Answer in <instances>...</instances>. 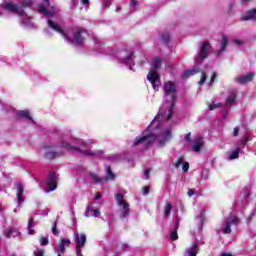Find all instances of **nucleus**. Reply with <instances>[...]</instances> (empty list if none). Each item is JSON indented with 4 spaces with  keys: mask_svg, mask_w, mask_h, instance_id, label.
<instances>
[{
    "mask_svg": "<svg viewBox=\"0 0 256 256\" xmlns=\"http://www.w3.org/2000/svg\"><path fill=\"white\" fill-rule=\"evenodd\" d=\"M164 93L171 99V104L168 108V115L166 118L167 121H171L173 113L175 112V103L177 101V86L175 85V82L167 81L164 84Z\"/></svg>",
    "mask_w": 256,
    "mask_h": 256,
    "instance_id": "f257e3e1",
    "label": "nucleus"
},
{
    "mask_svg": "<svg viewBox=\"0 0 256 256\" xmlns=\"http://www.w3.org/2000/svg\"><path fill=\"white\" fill-rule=\"evenodd\" d=\"M62 147L67 151H76L77 153H81V155H86L87 157H102V155H104V152L102 150H98L95 152L91 150H83L77 146L69 144V142H62Z\"/></svg>",
    "mask_w": 256,
    "mask_h": 256,
    "instance_id": "f03ea898",
    "label": "nucleus"
},
{
    "mask_svg": "<svg viewBox=\"0 0 256 256\" xmlns=\"http://www.w3.org/2000/svg\"><path fill=\"white\" fill-rule=\"evenodd\" d=\"M155 141H157V135L151 132L147 134V132L144 131L141 137H137L134 139L133 146L135 147L139 145V143H145V147L147 149L148 147H151V145H153Z\"/></svg>",
    "mask_w": 256,
    "mask_h": 256,
    "instance_id": "7ed1b4c3",
    "label": "nucleus"
},
{
    "mask_svg": "<svg viewBox=\"0 0 256 256\" xmlns=\"http://www.w3.org/2000/svg\"><path fill=\"white\" fill-rule=\"evenodd\" d=\"M83 35H87V30L82 27H76L75 31L73 32L72 40H68L71 42L78 43V45H82L85 42V37Z\"/></svg>",
    "mask_w": 256,
    "mask_h": 256,
    "instance_id": "20e7f679",
    "label": "nucleus"
},
{
    "mask_svg": "<svg viewBox=\"0 0 256 256\" xmlns=\"http://www.w3.org/2000/svg\"><path fill=\"white\" fill-rule=\"evenodd\" d=\"M47 193H51V191H55L57 189V174L55 172L48 173V180H47Z\"/></svg>",
    "mask_w": 256,
    "mask_h": 256,
    "instance_id": "39448f33",
    "label": "nucleus"
},
{
    "mask_svg": "<svg viewBox=\"0 0 256 256\" xmlns=\"http://www.w3.org/2000/svg\"><path fill=\"white\" fill-rule=\"evenodd\" d=\"M48 26L50 27V29H53V31H56V33H59L60 35H62V37H64L66 41H73V39L69 37L67 32H65V30L61 26L57 25L52 20H48Z\"/></svg>",
    "mask_w": 256,
    "mask_h": 256,
    "instance_id": "423d86ee",
    "label": "nucleus"
},
{
    "mask_svg": "<svg viewBox=\"0 0 256 256\" xmlns=\"http://www.w3.org/2000/svg\"><path fill=\"white\" fill-rule=\"evenodd\" d=\"M3 8L6 9V11H10V13H16L17 15L25 14V10L19 8V6H17V4H13L11 2L5 3L3 5Z\"/></svg>",
    "mask_w": 256,
    "mask_h": 256,
    "instance_id": "0eeeda50",
    "label": "nucleus"
},
{
    "mask_svg": "<svg viewBox=\"0 0 256 256\" xmlns=\"http://www.w3.org/2000/svg\"><path fill=\"white\" fill-rule=\"evenodd\" d=\"M49 5H51L49 0H44L43 4L38 5L39 13H43L46 17H53L54 15L53 12H50L49 10H47V7H49Z\"/></svg>",
    "mask_w": 256,
    "mask_h": 256,
    "instance_id": "6e6552de",
    "label": "nucleus"
},
{
    "mask_svg": "<svg viewBox=\"0 0 256 256\" xmlns=\"http://www.w3.org/2000/svg\"><path fill=\"white\" fill-rule=\"evenodd\" d=\"M255 77V74L250 72L246 74L245 76H240L236 78L237 83L239 85H247V83H251L253 81V78Z\"/></svg>",
    "mask_w": 256,
    "mask_h": 256,
    "instance_id": "1a4fd4ad",
    "label": "nucleus"
},
{
    "mask_svg": "<svg viewBox=\"0 0 256 256\" xmlns=\"http://www.w3.org/2000/svg\"><path fill=\"white\" fill-rule=\"evenodd\" d=\"M210 49H211V44H209V42H203L200 48V53H199L200 59H207V57H209Z\"/></svg>",
    "mask_w": 256,
    "mask_h": 256,
    "instance_id": "9d476101",
    "label": "nucleus"
},
{
    "mask_svg": "<svg viewBox=\"0 0 256 256\" xmlns=\"http://www.w3.org/2000/svg\"><path fill=\"white\" fill-rule=\"evenodd\" d=\"M171 129H166L163 134V138L159 140L158 145L159 147H165L169 141H171Z\"/></svg>",
    "mask_w": 256,
    "mask_h": 256,
    "instance_id": "9b49d317",
    "label": "nucleus"
},
{
    "mask_svg": "<svg viewBox=\"0 0 256 256\" xmlns=\"http://www.w3.org/2000/svg\"><path fill=\"white\" fill-rule=\"evenodd\" d=\"M76 248L82 249L87 243V236L85 234H76Z\"/></svg>",
    "mask_w": 256,
    "mask_h": 256,
    "instance_id": "f8f14e48",
    "label": "nucleus"
},
{
    "mask_svg": "<svg viewBox=\"0 0 256 256\" xmlns=\"http://www.w3.org/2000/svg\"><path fill=\"white\" fill-rule=\"evenodd\" d=\"M256 19V8L246 11V14L241 17V21H251Z\"/></svg>",
    "mask_w": 256,
    "mask_h": 256,
    "instance_id": "ddd939ff",
    "label": "nucleus"
},
{
    "mask_svg": "<svg viewBox=\"0 0 256 256\" xmlns=\"http://www.w3.org/2000/svg\"><path fill=\"white\" fill-rule=\"evenodd\" d=\"M46 152L44 156L46 159H55V157L61 155V152L53 151V148L51 146H45Z\"/></svg>",
    "mask_w": 256,
    "mask_h": 256,
    "instance_id": "4468645a",
    "label": "nucleus"
},
{
    "mask_svg": "<svg viewBox=\"0 0 256 256\" xmlns=\"http://www.w3.org/2000/svg\"><path fill=\"white\" fill-rule=\"evenodd\" d=\"M16 190H17L16 199H17V202L20 205V203H23V201H25V199H23V193H24L23 183H17L16 184Z\"/></svg>",
    "mask_w": 256,
    "mask_h": 256,
    "instance_id": "2eb2a0df",
    "label": "nucleus"
},
{
    "mask_svg": "<svg viewBox=\"0 0 256 256\" xmlns=\"http://www.w3.org/2000/svg\"><path fill=\"white\" fill-rule=\"evenodd\" d=\"M199 253V244L194 242L190 248L186 250L185 256H197Z\"/></svg>",
    "mask_w": 256,
    "mask_h": 256,
    "instance_id": "dca6fc26",
    "label": "nucleus"
},
{
    "mask_svg": "<svg viewBox=\"0 0 256 256\" xmlns=\"http://www.w3.org/2000/svg\"><path fill=\"white\" fill-rule=\"evenodd\" d=\"M115 199L119 207H122V209H128L129 204L125 202V196H123V194L121 193L116 194Z\"/></svg>",
    "mask_w": 256,
    "mask_h": 256,
    "instance_id": "f3484780",
    "label": "nucleus"
},
{
    "mask_svg": "<svg viewBox=\"0 0 256 256\" xmlns=\"http://www.w3.org/2000/svg\"><path fill=\"white\" fill-rule=\"evenodd\" d=\"M203 145H204L203 138L198 137V138H196V141H194L192 149L195 153H199V151H201V147H203Z\"/></svg>",
    "mask_w": 256,
    "mask_h": 256,
    "instance_id": "a211bd4d",
    "label": "nucleus"
},
{
    "mask_svg": "<svg viewBox=\"0 0 256 256\" xmlns=\"http://www.w3.org/2000/svg\"><path fill=\"white\" fill-rule=\"evenodd\" d=\"M177 231H179V218H176L174 230L170 234V239H172V241H177V239H179V234H177Z\"/></svg>",
    "mask_w": 256,
    "mask_h": 256,
    "instance_id": "6ab92c4d",
    "label": "nucleus"
},
{
    "mask_svg": "<svg viewBox=\"0 0 256 256\" xmlns=\"http://www.w3.org/2000/svg\"><path fill=\"white\" fill-rule=\"evenodd\" d=\"M147 79L150 81V83H157L159 80V73L156 71H150L147 75Z\"/></svg>",
    "mask_w": 256,
    "mask_h": 256,
    "instance_id": "aec40b11",
    "label": "nucleus"
},
{
    "mask_svg": "<svg viewBox=\"0 0 256 256\" xmlns=\"http://www.w3.org/2000/svg\"><path fill=\"white\" fill-rule=\"evenodd\" d=\"M90 213H92V217H99V215H101L99 209H91V207H88L85 211V217H91Z\"/></svg>",
    "mask_w": 256,
    "mask_h": 256,
    "instance_id": "412c9836",
    "label": "nucleus"
},
{
    "mask_svg": "<svg viewBox=\"0 0 256 256\" xmlns=\"http://www.w3.org/2000/svg\"><path fill=\"white\" fill-rule=\"evenodd\" d=\"M18 117H20L21 119H29L30 121H33L31 114L27 110L18 111Z\"/></svg>",
    "mask_w": 256,
    "mask_h": 256,
    "instance_id": "4be33fe9",
    "label": "nucleus"
},
{
    "mask_svg": "<svg viewBox=\"0 0 256 256\" xmlns=\"http://www.w3.org/2000/svg\"><path fill=\"white\" fill-rule=\"evenodd\" d=\"M115 179V173H113V170L111 169V166L106 167V178L105 181H113Z\"/></svg>",
    "mask_w": 256,
    "mask_h": 256,
    "instance_id": "5701e85b",
    "label": "nucleus"
},
{
    "mask_svg": "<svg viewBox=\"0 0 256 256\" xmlns=\"http://www.w3.org/2000/svg\"><path fill=\"white\" fill-rule=\"evenodd\" d=\"M33 227H35V221L30 218L27 224V229H28V233L29 235H34L35 234V230L33 229Z\"/></svg>",
    "mask_w": 256,
    "mask_h": 256,
    "instance_id": "b1692460",
    "label": "nucleus"
},
{
    "mask_svg": "<svg viewBox=\"0 0 256 256\" xmlns=\"http://www.w3.org/2000/svg\"><path fill=\"white\" fill-rule=\"evenodd\" d=\"M171 211H173V205L167 202L164 209V217L168 218L171 215Z\"/></svg>",
    "mask_w": 256,
    "mask_h": 256,
    "instance_id": "393cba45",
    "label": "nucleus"
},
{
    "mask_svg": "<svg viewBox=\"0 0 256 256\" xmlns=\"http://www.w3.org/2000/svg\"><path fill=\"white\" fill-rule=\"evenodd\" d=\"M90 177L94 183H98L99 185H101V183H105V179L100 178L96 173H92Z\"/></svg>",
    "mask_w": 256,
    "mask_h": 256,
    "instance_id": "a878e982",
    "label": "nucleus"
},
{
    "mask_svg": "<svg viewBox=\"0 0 256 256\" xmlns=\"http://www.w3.org/2000/svg\"><path fill=\"white\" fill-rule=\"evenodd\" d=\"M197 73H199V70H197V69L186 70V71L183 73V76H182V77L185 79V78L190 77L191 75H195V74H197Z\"/></svg>",
    "mask_w": 256,
    "mask_h": 256,
    "instance_id": "bb28decb",
    "label": "nucleus"
},
{
    "mask_svg": "<svg viewBox=\"0 0 256 256\" xmlns=\"http://www.w3.org/2000/svg\"><path fill=\"white\" fill-rule=\"evenodd\" d=\"M20 5L23 9H31V7H33V0L23 1L20 3Z\"/></svg>",
    "mask_w": 256,
    "mask_h": 256,
    "instance_id": "cd10ccee",
    "label": "nucleus"
},
{
    "mask_svg": "<svg viewBox=\"0 0 256 256\" xmlns=\"http://www.w3.org/2000/svg\"><path fill=\"white\" fill-rule=\"evenodd\" d=\"M228 43H229V40L227 39V37L225 35H222V42L220 44L221 51H225V49H227Z\"/></svg>",
    "mask_w": 256,
    "mask_h": 256,
    "instance_id": "c85d7f7f",
    "label": "nucleus"
},
{
    "mask_svg": "<svg viewBox=\"0 0 256 256\" xmlns=\"http://www.w3.org/2000/svg\"><path fill=\"white\" fill-rule=\"evenodd\" d=\"M161 41L164 45H168L169 41H171V35L169 33L162 34Z\"/></svg>",
    "mask_w": 256,
    "mask_h": 256,
    "instance_id": "c756f323",
    "label": "nucleus"
},
{
    "mask_svg": "<svg viewBox=\"0 0 256 256\" xmlns=\"http://www.w3.org/2000/svg\"><path fill=\"white\" fill-rule=\"evenodd\" d=\"M236 100H237V94H235V92L232 91L230 93V96L227 98L226 102L233 104V103H235Z\"/></svg>",
    "mask_w": 256,
    "mask_h": 256,
    "instance_id": "7c9ffc66",
    "label": "nucleus"
},
{
    "mask_svg": "<svg viewBox=\"0 0 256 256\" xmlns=\"http://www.w3.org/2000/svg\"><path fill=\"white\" fill-rule=\"evenodd\" d=\"M228 223H230V225H239V223H241V220L236 216H231Z\"/></svg>",
    "mask_w": 256,
    "mask_h": 256,
    "instance_id": "2f4dec72",
    "label": "nucleus"
},
{
    "mask_svg": "<svg viewBox=\"0 0 256 256\" xmlns=\"http://www.w3.org/2000/svg\"><path fill=\"white\" fill-rule=\"evenodd\" d=\"M185 161V158L183 156H179L178 159L174 162L173 167L178 169V167Z\"/></svg>",
    "mask_w": 256,
    "mask_h": 256,
    "instance_id": "473e14b6",
    "label": "nucleus"
},
{
    "mask_svg": "<svg viewBox=\"0 0 256 256\" xmlns=\"http://www.w3.org/2000/svg\"><path fill=\"white\" fill-rule=\"evenodd\" d=\"M159 67H161V59L156 58L152 63V69H159Z\"/></svg>",
    "mask_w": 256,
    "mask_h": 256,
    "instance_id": "72a5a7b5",
    "label": "nucleus"
},
{
    "mask_svg": "<svg viewBox=\"0 0 256 256\" xmlns=\"http://www.w3.org/2000/svg\"><path fill=\"white\" fill-rule=\"evenodd\" d=\"M207 81V73L204 71L201 72V79L198 82V85H205V82Z\"/></svg>",
    "mask_w": 256,
    "mask_h": 256,
    "instance_id": "f704fd0d",
    "label": "nucleus"
},
{
    "mask_svg": "<svg viewBox=\"0 0 256 256\" xmlns=\"http://www.w3.org/2000/svg\"><path fill=\"white\" fill-rule=\"evenodd\" d=\"M239 148H236L230 155L229 159H239Z\"/></svg>",
    "mask_w": 256,
    "mask_h": 256,
    "instance_id": "c9c22d12",
    "label": "nucleus"
},
{
    "mask_svg": "<svg viewBox=\"0 0 256 256\" xmlns=\"http://www.w3.org/2000/svg\"><path fill=\"white\" fill-rule=\"evenodd\" d=\"M225 235H229L231 233V222H226V226L223 230Z\"/></svg>",
    "mask_w": 256,
    "mask_h": 256,
    "instance_id": "e433bc0d",
    "label": "nucleus"
},
{
    "mask_svg": "<svg viewBox=\"0 0 256 256\" xmlns=\"http://www.w3.org/2000/svg\"><path fill=\"white\" fill-rule=\"evenodd\" d=\"M52 233L55 237H59V230L57 229V222H53Z\"/></svg>",
    "mask_w": 256,
    "mask_h": 256,
    "instance_id": "4c0bfd02",
    "label": "nucleus"
},
{
    "mask_svg": "<svg viewBox=\"0 0 256 256\" xmlns=\"http://www.w3.org/2000/svg\"><path fill=\"white\" fill-rule=\"evenodd\" d=\"M221 105V103L219 104H215V102H212L210 105H209V110L210 111H215V109H219V106Z\"/></svg>",
    "mask_w": 256,
    "mask_h": 256,
    "instance_id": "58836bf2",
    "label": "nucleus"
},
{
    "mask_svg": "<svg viewBox=\"0 0 256 256\" xmlns=\"http://www.w3.org/2000/svg\"><path fill=\"white\" fill-rule=\"evenodd\" d=\"M12 235H13V230H11V228H6L5 237H7V239H11Z\"/></svg>",
    "mask_w": 256,
    "mask_h": 256,
    "instance_id": "ea45409f",
    "label": "nucleus"
},
{
    "mask_svg": "<svg viewBox=\"0 0 256 256\" xmlns=\"http://www.w3.org/2000/svg\"><path fill=\"white\" fill-rule=\"evenodd\" d=\"M128 215H129V206H128V209H124V211L121 212L120 217L122 219H125V217H128Z\"/></svg>",
    "mask_w": 256,
    "mask_h": 256,
    "instance_id": "a19ab883",
    "label": "nucleus"
},
{
    "mask_svg": "<svg viewBox=\"0 0 256 256\" xmlns=\"http://www.w3.org/2000/svg\"><path fill=\"white\" fill-rule=\"evenodd\" d=\"M40 244L41 245H49V239H47V237H42L40 239Z\"/></svg>",
    "mask_w": 256,
    "mask_h": 256,
    "instance_id": "79ce46f5",
    "label": "nucleus"
},
{
    "mask_svg": "<svg viewBox=\"0 0 256 256\" xmlns=\"http://www.w3.org/2000/svg\"><path fill=\"white\" fill-rule=\"evenodd\" d=\"M182 171L184 173H187V171H189V162H186V163L183 164Z\"/></svg>",
    "mask_w": 256,
    "mask_h": 256,
    "instance_id": "37998d69",
    "label": "nucleus"
},
{
    "mask_svg": "<svg viewBox=\"0 0 256 256\" xmlns=\"http://www.w3.org/2000/svg\"><path fill=\"white\" fill-rule=\"evenodd\" d=\"M215 79H217V72H214L210 78L211 85H213V83H215Z\"/></svg>",
    "mask_w": 256,
    "mask_h": 256,
    "instance_id": "c03bdc74",
    "label": "nucleus"
},
{
    "mask_svg": "<svg viewBox=\"0 0 256 256\" xmlns=\"http://www.w3.org/2000/svg\"><path fill=\"white\" fill-rule=\"evenodd\" d=\"M249 141V136H245L241 141H240V146L243 147L245 143Z\"/></svg>",
    "mask_w": 256,
    "mask_h": 256,
    "instance_id": "a18cd8bd",
    "label": "nucleus"
},
{
    "mask_svg": "<svg viewBox=\"0 0 256 256\" xmlns=\"http://www.w3.org/2000/svg\"><path fill=\"white\" fill-rule=\"evenodd\" d=\"M233 137H239V128L238 126L233 129Z\"/></svg>",
    "mask_w": 256,
    "mask_h": 256,
    "instance_id": "49530a36",
    "label": "nucleus"
},
{
    "mask_svg": "<svg viewBox=\"0 0 256 256\" xmlns=\"http://www.w3.org/2000/svg\"><path fill=\"white\" fill-rule=\"evenodd\" d=\"M35 256H45V250L39 249V250L36 252Z\"/></svg>",
    "mask_w": 256,
    "mask_h": 256,
    "instance_id": "de8ad7c7",
    "label": "nucleus"
},
{
    "mask_svg": "<svg viewBox=\"0 0 256 256\" xmlns=\"http://www.w3.org/2000/svg\"><path fill=\"white\" fill-rule=\"evenodd\" d=\"M184 139H185V141L191 142V132L187 133V134L184 136Z\"/></svg>",
    "mask_w": 256,
    "mask_h": 256,
    "instance_id": "09e8293b",
    "label": "nucleus"
},
{
    "mask_svg": "<svg viewBox=\"0 0 256 256\" xmlns=\"http://www.w3.org/2000/svg\"><path fill=\"white\" fill-rule=\"evenodd\" d=\"M149 193V187L145 186L142 188V195H147Z\"/></svg>",
    "mask_w": 256,
    "mask_h": 256,
    "instance_id": "8fccbe9b",
    "label": "nucleus"
},
{
    "mask_svg": "<svg viewBox=\"0 0 256 256\" xmlns=\"http://www.w3.org/2000/svg\"><path fill=\"white\" fill-rule=\"evenodd\" d=\"M187 194H188V197H193V195H195V190L189 189Z\"/></svg>",
    "mask_w": 256,
    "mask_h": 256,
    "instance_id": "3c124183",
    "label": "nucleus"
},
{
    "mask_svg": "<svg viewBox=\"0 0 256 256\" xmlns=\"http://www.w3.org/2000/svg\"><path fill=\"white\" fill-rule=\"evenodd\" d=\"M150 173H151V170H149V169L144 171V175H145L146 179H149Z\"/></svg>",
    "mask_w": 256,
    "mask_h": 256,
    "instance_id": "603ef678",
    "label": "nucleus"
},
{
    "mask_svg": "<svg viewBox=\"0 0 256 256\" xmlns=\"http://www.w3.org/2000/svg\"><path fill=\"white\" fill-rule=\"evenodd\" d=\"M138 4H139L138 0H131L132 7H136V5H138Z\"/></svg>",
    "mask_w": 256,
    "mask_h": 256,
    "instance_id": "864d4df0",
    "label": "nucleus"
},
{
    "mask_svg": "<svg viewBox=\"0 0 256 256\" xmlns=\"http://www.w3.org/2000/svg\"><path fill=\"white\" fill-rule=\"evenodd\" d=\"M101 197H102L101 192H97V194H96V196H95V200H96V201H99V199H101Z\"/></svg>",
    "mask_w": 256,
    "mask_h": 256,
    "instance_id": "5fc2aeb1",
    "label": "nucleus"
},
{
    "mask_svg": "<svg viewBox=\"0 0 256 256\" xmlns=\"http://www.w3.org/2000/svg\"><path fill=\"white\" fill-rule=\"evenodd\" d=\"M76 255L83 256V253H81V248H76Z\"/></svg>",
    "mask_w": 256,
    "mask_h": 256,
    "instance_id": "6e6d98bb",
    "label": "nucleus"
},
{
    "mask_svg": "<svg viewBox=\"0 0 256 256\" xmlns=\"http://www.w3.org/2000/svg\"><path fill=\"white\" fill-rule=\"evenodd\" d=\"M80 147H82V149H85V147H87V142L82 141V142L80 143Z\"/></svg>",
    "mask_w": 256,
    "mask_h": 256,
    "instance_id": "4d7b16f0",
    "label": "nucleus"
},
{
    "mask_svg": "<svg viewBox=\"0 0 256 256\" xmlns=\"http://www.w3.org/2000/svg\"><path fill=\"white\" fill-rule=\"evenodd\" d=\"M151 83V85H152V87H153V89H157V82H150Z\"/></svg>",
    "mask_w": 256,
    "mask_h": 256,
    "instance_id": "13d9d810",
    "label": "nucleus"
},
{
    "mask_svg": "<svg viewBox=\"0 0 256 256\" xmlns=\"http://www.w3.org/2000/svg\"><path fill=\"white\" fill-rule=\"evenodd\" d=\"M82 5H89V0H82Z\"/></svg>",
    "mask_w": 256,
    "mask_h": 256,
    "instance_id": "bf43d9fd",
    "label": "nucleus"
},
{
    "mask_svg": "<svg viewBox=\"0 0 256 256\" xmlns=\"http://www.w3.org/2000/svg\"><path fill=\"white\" fill-rule=\"evenodd\" d=\"M131 54L126 57V61H131Z\"/></svg>",
    "mask_w": 256,
    "mask_h": 256,
    "instance_id": "052dcab7",
    "label": "nucleus"
},
{
    "mask_svg": "<svg viewBox=\"0 0 256 256\" xmlns=\"http://www.w3.org/2000/svg\"><path fill=\"white\" fill-rule=\"evenodd\" d=\"M251 0H241L242 3H249Z\"/></svg>",
    "mask_w": 256,
    "mask_h": 256,
    "instance_id": "680f3d73",
    "label": "nucleus"
},
{
    "mask_svg": "<svg viewBox=\"0 0 256 256\" xmlns=\"http://www.w3.org/2000/svg\"><path fill=\"white\" fill-rule=\"evenodd\" d=\"M235 43H237L239 45V44H241V41L235 40Z\"/></svg>",
    "mask_w": 256,
    "mask_h": 256,
    "instance_id": "e2e57ef3",
    "label": "nucleus"
},
{
    "mask_svg": "<svg viewBox=\"0 0 256 256\" xmlns=\"http://www.w3.org/2000/svg\"><path fill=\"white\" fill-rule=\"evenodd\" d=\"M123 247H124V249H128L129 248V246H127V245H124Z\"/></svg>",
    "mask_w": 256,
    "mask_h": 256,
    "instance_id": "0e129e2a",
    "label": "nucleus"
}]
</instances>
